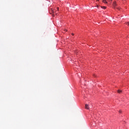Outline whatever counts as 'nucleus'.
<instances>
[{"label":"nucleus","instance_id":"nucleus-1","mask_svg":"<svg viewBox=\"0 0 129 129\" xmlns=\"http://www.w3.org/2000/svg\"><path fill=\"white\" fill-rule=\"evenodd\" d=\"M85 108H86V109H89V105L86 104L85 105Z\"/></svg>","mask_w":129,"mask_h":129},{"label":"nucleus","instance_id":"nucleus-2","mask_svg":"<svg viewBox=\"0 0 129 129\" xmlns=\"http://www.w3.org/2000/svg\"><path fill=\"white\" fill-rule=\"evenodd\" d=\"M113 7H114V8H115V7H116V2H113Z\"/></svg>","mask_w":129,"mask_h":129},{"label":"nucleus","instance_id":"nucleus-3","mask_svg":"<svg viewBox=\"0 0 129 129\" xmlns=\"http://www.w3.org/2000/svg\"><path fill=\"white\" fill-rule=\"evenodd\" d=\"M117 92H118V93L120 94V93H121V92H122V91H121L120 90H118Z\"/></svg>","mask_w":129,"mask_h":129},{"label":"nucleus","instance_id":"nucleus-4","mask_svg":"<svg viewBox=\"0 0 129 129\" xmlns=\"http://www.w3.org/2000/svg\"><path fill=\"white\" fill-rule=\"evenodd\" d=\"M102 2L103 3H104V4H107V2H106V0H103Z\"/></svg>","mask_w":129,"mask_h":129},{"label":"nucleus","instance_id":"nucleus-5","mask_svg":"<svg viewBox=\"0 0 129 129\" xmlns=\"http://www.w3.org/2000/svg\"><path fill=\"white\" fill-rule=\"evenodd\" d=\"M102 9H103L104 10H105V9H106V7H104V6H102L101 7Z\"/></svg>","mask_w":129,"mask_h":129},{"label":"nucleus","instance_id":"nucleus-6","mask_svg":"<svg viewBox=\"0 0 129 129\" xmlns=\"http://www.w3.org/2000/svg\"><path fill=\"white\" fill-rule=\"evenodd\" d=\"M52 13L53 14V15H56L57 13L56 12H54V11H52Z\"/></svg>","mask_w":129,"mask_h":129},{"label":"nucleus","instance_id":"nucleus-7","mask_svg":"<svg viewBox=\"0 0 129 129\" xmlns=\"http://www.w3.org/2000/svg\"><path fill=\"white\" fill-rule=\"evenodd\" d=\"M116 9H117V10H118L119 11V10H120V9H119V8H116Z\"/></svg>","mask_w":129,"mask_h":129},{"label":"nucleus","instance_id":"nucleus-8","mask_svg":"<svg viewBox=\"0 0 129 129\" xmlns=\"http://www.w3.org/2000/svg\"><path fill=\"white\" fill-rule=\"evenodd\" d=\"M57 10L59 11V8H57Z\"/></svg>","mask_w":129,"mask_h":129},{"label":"nucleus","instance_id":"nucleus-9","mask_svg":"<svg viewBox=\"0 0 129 129\" xmlns=\"http://www.w3.org/2000/svg\"><path fill=\"white\" fill-rule=\"evenodd\" d=\"M72 36H74V34L72 33Z\"/></svg>","mask_w":129,"mask_h":129},{"label":"nucleus","instance_id":"nucleus-10","mask_svg":"<svg viewBox=\"0 0 129 129\" xmlns=\"http://www.w3.org/2000/svg\"><path fill=\"white\" fill-rule=\"evenodd\" d=\"M127 25H129V23H127Z\"/></svg>","mask_w":129,"mask_h":129},{"label":"nucleus","instance_id":"nucleus-11","mask_svg":"<svg viewBox=\"0 0 129 129\" xmlns=\"http://www.w3.org/2000/svg\"><path fill=\"white\" fill-rule=\"evenodd\" d=\"M66 32H67V30L66 29Z\"/></svg>","mask_w":129,"mask_h":129},{"label":"nucleus","instance_id":"nucleus-12","mask_svg":"<svg viewBox=\"0 0 129 129\" xmlns=\"http://www.w3.org/2000/svg\"><path fill=\"white\" fill-rule=\"evenodd\" d=\"M119 112H120V111H119Z\"/></svg>","mask_w":129,"mask_h":129},{"label":"nucleus","instance_id":"nucleus-13","mask_svg":"<svg viewBox=\"0 0 129 129\" xmlns=\"http://www.w3.org/2000/svg\"><path fill=\"white\" fill-rule=\"evenodd\" d=\"M97 1H99V0H97Z\"/></svg>","mask_w":129,"mask_h":129}]
</instances>
